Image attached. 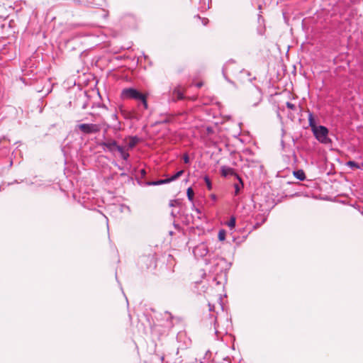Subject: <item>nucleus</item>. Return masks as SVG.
<instances>
[{"instance_id":"nucleus-12","label":"nucleus","mask_w":363,"mask_h":363,"mask_svg":"<svg viewBox=\"0 0 363 363\" xmlns=\"http://www.w3.org/2000/svg\"><path fill=\"white\" fill-rule=\"evenodd\" d=\"M168 179H160V180H157V181H155V182H152L151 183H150V184L151 185H160V184H166V183H168Z\"/></svg>"},{"instance_id":"nucleus-18","label":"nucleus","mask_w":363,"mask_h":363,"mask_svg":"<svg viewBox=\"0 0 363 363\" xmlns=\"http://www.w3.org/2000/svg\"><path fill=\"white\" fill-rule=\"evenodd\" d=\"M286 106L291 110H294L296 108L295 105L291 102H286Z\"/></svg>"},{"instance_id":"nucleus-2","label":"nucleus","mask_w":363,"mask_h":363,"mask_svg":"<svg viewBox=\"0 0 363 363\" xmlns=\"http://www.w3.org/2000/svg\"><path fill=\"white\" fill-rule=\"evenodd\" d=\"M121 95L124 99H133L141 101L144 108H147L146 95L139 92L138 90L133 88L125 89L122 91Z\"/></svg>"},{"instance_id":"nucleus-17","label":"nucleus","mask_w":363,"mask_h":363,"mask_svg":"<svg viewBox=\"0 0 363 363\" xmlns=\"http://www.w3.org/2000/svg\"><path fill=\"white\" fill-rule=\"evenodd\" d=\"M204 180H205V182H206V186H207L208 189L209 190H211V181H210L209 178H208V177H206L204 178Z\"/></svg>"},{"instance_id":"nucleus-1","label":"nucleus","mask_w":363,"mask_h":363,"mask_svg":"<svg viewBox=\"0 0 363 363\" xmlns=\"http://www.w3.org/2000/svg\"><path fill=\"white\" fill-rule=\"evenodd\" d=\"M99 145L102 147L104 150H107L111 152L118 151L121 157L125 160H127L129 157V154L127 150H125V147L118 145L114 140L108 139L106 141L99 143Z\"/></svg>"},{"instance_id":"nucleus-14","label":"nucleus","mask_w":363,"mask_h":363,"mask_svg":"<svg viewBox=\"0 0 363 363\" xmlns=\"http://www.w3.org/2000/svg\"><path fill=\"white\" fill-rule=\"evenodd\" d=\"M218 238L220 241H223L225 239V232L224 230H221L219 231Z\"/></svg>"},{"instance_id":"nucleus-4","label":"nucleus","mask_w":363,"mask_h":363,"mask_svg":"<svg viewBox=\"0 0 363 363\" xmlns=\"http://www.w3.org/2000/svg\"><path fill=\"white\" fill-rule=\"evenodd\" d=\"M78 128L85 134L96 133L101 130V126L94 123H82L79 125Z\"/></svg>"},{"instance_id":"nucleus-19","label":"nucleus","mask_w":363,"mask_h":363,"mask_svg":"<svg viewBox=\"0 0 363 363\" xmlns=\"http://www.w3.org/2000/svg\"><path fill=\"white\" fill-rule=\"evenodd\" d=\"M183 160H184V162L185 163H189V156H188V155H187V154H185V155H184V157H183Z\"/></svg>"},{"instance_id":"nucleus-21","label":"nucleus","mask_w":363,"mask_h":363,"mask_svg":"<svg viewBox=\"0 0 363 363\" xmlns=\"http://www.w3.org/2000/svg\"><path fill=\"white\" fill-rule=\"evenodd\" d=\"M203 86V82H199L198 84H196V86L198 88H200Z\"/></svg>"},{"instance_id":"nucleus-16","label":"nucleus","mask_w":363,"mask_h":363,"mask_svg":"<svg viewBox=\"0 0 363 363\" xmlns=\"http://www.w3.org/2000/svg\"><path fill=\"white\" fill-rule=\"evenodd\" d=\"M347 165L349 166V167H351L356 168V169H359V165L357 163H356L355 162H354V161H349V162H347Z\"/></svg>"},{"instance_id":"nucleus-5","label":"nucleus","mask_w":363,"mask_h":363,"mask_svg":"<svg viewBox=\"0 0 363 363\" xmlns=\"http://www.w3.org/2000/svg\"><path fill=\"white\" fill-rule=\"evenodd\" d=\"M221 173L223 177H227L228 175H235L239 179L240 182H242L241 179L234 172L233 169L230 167H223L221 169Z\"/></svg>"},{"instance_id":"nucleus-22","label":"nucleus","mask_w":363,"mask_h":363,"mask_svg":"<svg viewBox=\"0 0 363 363\" xmlns=\"http://www.w3.org/2000/svg\"><path fill=\"white\" fill-rule=\"evenodd\" d=\"M141 173H142V174H145V171L144 169H142V170H141Z\"/></svg>"},{"instance_id":"nucleus-9","label":"nucleus","mask_w":363,"mask_h":363,"mask_svg":"<svg viewBox=\"0 0 363 363\" xmlns=\"http://www.w3.org/2000/svg\"><path fill=\"white\" fill-rule=\"evenodd\" d=\"M308 123L312 131L318 127L316 125L315 118L311 113L308 114Z\"/></svg>"},{"instance_id":"nucleus-13","label":"nucleus","mask_w":363,"mask_h":363,"mask_svg":"<svg viewBox=\"0 0 363 363\" xmlns=\"http://www.w3.org/2000/svg\"><path fill=\"white\" fill-rule=\"evenodd\" d=\"M236 220L235 217H231L228 223V226L230 228H234L235 226Z\"/></svg>"},{"instance_id":"nucleus-7","label":"nucleus","mask_w":363,"mask_h":363,"mask_svg":"<svg viewBox=\"0 0 363 363\" xmlns=\"http://www.w3.org/2000/svg\"><path fill=\"white\" fill-rule=\"evenodd\" d=\"M293 174L296 179H299L300 181H304L306 179L305 172L302 169L294 171L293 172Z\"/></svg>"},{"instance_id":"nucleus-20","label":"nucleus","mask_w":363,"mask_h":363,"mask_svg":"<svg viewBox=\"0 0 363 363\" xmlns=\"http://www.w3.org/2000/svg\"><path fill=\"white\" fill-rule=\"evenodd\" d=\"M235 194H238L239 191H240V189H239V186L238 184H235Z\"/></svg>"},{"instance_id":"nucleus-3","label":"nucleus","mask_w":363,"mask_h":363,"mask_svg":"<svg viewBox=\"0 0 363 363\" xmlns=\"http://www.w3.org/2000/svg\"><path fill=\"white\" fill-rule=\"evenodd\" d=\"M315 138L323 144H329L331 143L330 139L328 137V130L326 127L319 125L316 129L313 130Z\"/></svg>"},{"instance_id":"nucleus-8","label":"nucleus","mask_w":363,"mask_h":363,"mask_svg":"<svg viewBox=\"0 0 363 363\" xmlns=\"http://www.w3.org/2000/svg\"><path fill=\"white\" fill-rule=\"evenodd\" d=\"M173 95L175 96L178 100L184 99V93L180 86L176 87L174 89Z\"/></svg>"},{"instance_id":"nucleus-15","label":"nucleus","mask_w":363,"mask_h":363,"mask_svg":"<svg viewBox=\"0 0 363 363\" xmlns=\"http://www.w3.org/2000/svg\"><path fill=\"white\" fill-rule=\"evenodd\" d=\"M186 193H187V196H188L189 199L191 201L193 199L194 195L193 189L191 188H189L187 189Z\"/></svg>"},{"instance_id":"nucleus-11","label":"nucleus","mask_w":363,"mask_h":363,"mask_svg":"<svg viewBox=\"0 0 363 363\" xmlns=\"http://www.w3.org/2000/svg\"><path fill=\"white\" fill-rule=\"evenodd\" d=\"M184 174V170H180L178 172H177L174 175H173L172 177H171L170 178L168 179V182H172V181H174L176 180L177 179H178L179 177H181L182 174Z\"/></svg>"},{"instance_id":"nucleus-6","label":"nucleus","mask_w":363,"mask_h":363,"mask_svg":"<svg viewBox=\"0 0 363 363\" xmlns=\"http://www.w3.org/2000/svg\"><path fill=\"white\" fill-rule=\"evenodd\" d=\"M139 142V138L136 136L129 137L128 138V149L133 148Z\"/></svg>"},{"instance_id":"nucleus-10","label":"nucleus","mask_w":363,"mask_h":363,"mask_svg":"<svg viewBox=\"0 0 363 363\" xmlns=\"http://www.w3.org/2000/svg\"><path fill=\"white\" fill-rule=\"evenodd\" d=\"M121 113L125 118L130 119L133 118L134 113L125 109H121Z\"/></svg>"}]
</instances>
